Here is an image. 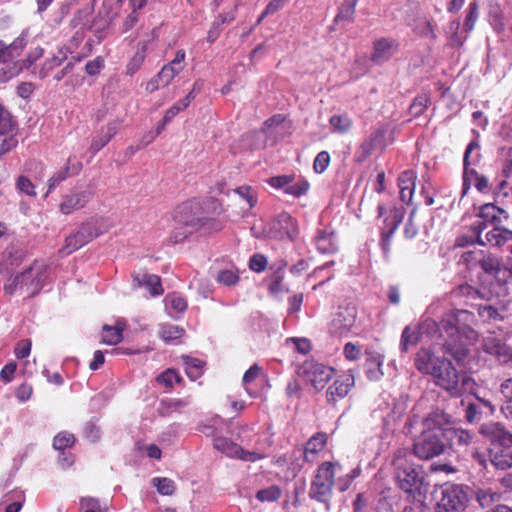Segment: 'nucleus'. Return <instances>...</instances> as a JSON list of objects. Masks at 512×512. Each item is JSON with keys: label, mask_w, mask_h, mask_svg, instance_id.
<instances>
[{"label": "nucleus", "mask_w": 512, "mask_h": 512, "mask_svg": "<svg viewBox=\"0 0 512 512\" xmlns=\"http://www.w3.org/2000/svg\"><path fill=\"white\" fill-rule=\"evenodd\" d=\"M415 367L419 372L433 376L436 384L454 397L461 396L468 387L474 384L469 376H460L451 361L436 356L427 348H421L417 352Z\"/></svg>", "instance_id": "f257e3e1"}, {"label": "nucleus", "mask_w": 512, "mask_h": 512, "mask_svg": "<svg viewBox=\"0 0 512 512\" xmlns=\"http://www.w3.org/2000/svg\"><path fill=\"white\" fill-rule=\"evenodd\" d=\"M473 314L464 309L446 312L441 319L443 332L447 335L442 343L445 354L451 355L457 362L463 361L468 353V345L478 338L477 332L462 322H468Z\"/></svg>", "instance_id": "f03ea898"}, {"label": "nucleus", "mask_w": 512, "mask_h": 512, "mask_svg": "<svg viewBox=\"0 0 512 512\" xmlns=\"http://www.w3.org/2000/svg\"><path fill=\"white\" fill-rule=\"evenodd\" d=\"M394 478L399 489L414 501H420L426 494L427 483L421 466L412 462L407 449H398L394 453Z\"/></svg>", "instance_id": "7ed1b4c3"}, {"label": "nucleus", "mask_w": 512, "mask_h": 512, "mask_svg": "<svg viewBox=\"0 0 512 512\" xmlns=\"http://www.w3.org/2000/svg\"><path fill=\"white\" fill-rule=\"evenodd\" d=\"M46 279V264L36 261L20 275L10 278L4 286V291L9 295L21 292L27 296H34L43 287Z\"/></svg>", "instance_id": "20e7f679"}, {"label": "nucleus", "mask_w": 512, "mask_h": 512, "mask_svg": "<svg viewBox=\"0 0 512 512\" xmlns=\"http://www.w3.org/2000/svg\"><path fill=\"white\" fill-rule=\"evenodd\" d=\"M342 472V467L337 462H323L316 470L309 489L310 498L325 504L329 510V501L332 496L334 479Z\"/></svg>", "instance_id": "39448f33"}, {"label": "nucleus", "mask_w": 512, "mask_h": 512, "mask_svg": "<svg viewBox=\"0 0 512 512\" xmlns=\"http://www.w3.org/2000/svg\"><path fill=\"white\" fill-rule=\"evenodd\" d=\"M413 454L421 460H430L446 451V441L443 429H423L414 438Z\"/></svg>", "instance_id": "423d86ee"}, {"label": "nucleus", "mask_w": 512, "mask_h": 512, "mask_svg": "<svg viewBox=\"0 0 512 512\" xmlns=\"http://www.w3.org/2000/svg\"><path fill=\"white\" fill-rule=\"evenodd\" d=\"M467 487L445 483L440 487L433 512H464L468 506Z\"/></svg>", "instance_id": "0eeeda50"}, {"label": "nucleus", "mask_w": 512, "mask_h": 512, "mask_svg": "<svg viewBox=\"0 0 512 512\" xmlns=\"http://www.w3.org/2000/svg\"><path fill=\"white\" fill-rule=\"evenodd\" d=\"M185 51L178 50L173 60L165 64L162 69L146 85V90L150 93L168 86L173 79L185 67Z\"/></svg>", "instance_id": "6e6552de"}, {"label": "nucleus", "mask_w": 512, "mask_h": 512, "mask_svg": "<svg viewBox=\"0 0 512 512\" xmlns=\"http://www.w3.org/2000/svg\"><path fill=\"white\" fill-rule=\"evenodd\" d=\"M298 234V223L287 212L277 214L267 226V235L278 241H294Z\"/></svg>", "instance_id": "1a4fd4ad"}, {"label": "nucleus", "mask_w": 512, "mask_h": 512, "mask_svg": "<svg viewBox=\"0 0 512 512\" xmlns=\"http://www.w3.org/2000/svg\"><path fill=\"white\" fill-rule=\"evenodd\" d=\"M477 216L481 219L470 226V232H483L488 225L503 226L508 222V211L494 203H485L480 206Z\"/></svg>", "instance_id": "9d476101"}, {"label": "nucleus", "mask_w": 512, "mask_h": 512, "mask_svg": "<svg viewBox=\"0 0 512 512\" xmlns=\"http://www.w3.org/2000/svg\"><path fill=\"white\" fill-rule=\"evenodd\" d=\"M482 234L483 232H471L470 236L460 238L458 244L466 246L476 243L481 246L501 247L506 242L512 240V230L506 229L503 226L493 227L484 236Z\"/></svg>", "instance_id": "9b49d317"}, {"label": "nucleus", "mask_w": 512, "mask_h": 512, "mask_svg": "<svg viewBox=\"0 0 512 512\" xmlns=\"http://www.w3.org/2000/svg\"><path fill=\"white\" fill-rule=\"evenodd\" d=\"M377 210L379 217H385L384 226L382 227L381 232L380 245L383 252L387 254L390 251L391 238L403 221L405 209L403 207H394L390 210L387 216V210L384 205H378Z\"/></svg>", "instance_id": "f8f14e48"}, {"label": "nucleus", "mask_w": 512, "mask_h": 512, "mask_svg": "<svg viewBox=\"0 0 512 512\" xmlns=\"http://www.w3.org/2000/svg\"><path fill=\"white\" fill-rule=\"evenodd\" d=\"M352 328V309L349 302L341 304L332 313L329 333L332 337L344 339L349 337Z\"/></svg>", "instance_id": "ddd939ff"}, {"label": "nucleus", "mask_w": 512, "mask_h": 512, "mask_svg": "<svg viewBox=\"0 0 512 512\" xmlns=\"http://www.w3.org/2000/svg\"><path fill=\"white\" fill-rule=\"evenodd\" d=\"M299 374L316 390H321L332 378L333 369L314 361H306L301 366Z\"/></svg>", "instance_id": "4468645a"}, {"label": "nucleus", "mask_w": 512, "mask_h": 512, "mask_svg": "<svg viewBox=\"0 0 512 512\" xmlns=\"http://www.w3.org/2000/svg\"><path fill=\"white\" fill-rule=\"evenodd\" d=\"M461 404L465 406L464 418L469 424L479 422L484 416H490L494 413V405L479 397H466L461 400Z\"/></svg>", "instance_id": "2eb2a0df"}, {"label": "nucleus", "mask_w": 512, "mask_h": 512, "mask_svg": "<svg viewBox=\"0 0 512 512\" xmlns=\"http://www.w3.org/2000/svg\"><path fill=\"white\" fill-rule=\"evenodd\" d=\"M214 447L229 457L238 458L246 462H255L265 457L262 453L256 451H246L238 444L224 437L215 438Z\"/></svg>", "instance_id": "dca6fc26"}, {"label": "nucleus", "mask_w": 512, "mask_h": 512, "mask_svg": "<svg viewBox=\"0 0 512 512\" xmlns=\"http://www.w3.org/2000/svg\"><path fill=\"white\" fill-rule=\"evenodd\" d=\"M479 434L495 446L512 445V433L500 422L483 423L479 427Z\"/></svg>", "instance_id": "f3484780"}, {"label": "nucleus", "mask_w": 512, "mask_h": 512, "mask_svg": "<svg viewBox=\"0 0 512 512\" xmlns=\"http://www.w3.org/2000/svg\"><path fill=\"white\" fill-rule=\"evenodd\" d=\"M487 462L499 470H507L512 467V445L494 446L489 449L488 459L480 460V463L487 468Z\"/></svg>", "instance_id": "a211bd4d"}, {"label": "nucleus", "mask_w": 512, "mask_h": 512, "mask_svg": "<svg viewBox=\"0 0 512 512\" xmlns=\"http://www.w3.org/2000/svg\"><path fill=\"white\" fill-rule=\"evenodd\" d=\"M100 233L101 231L96 230L90 223L83 225L75 234L66 238L64 247L66 254H71L81 248L83 245L100 235Z\"/></svg>", "instance_id": "6ab92c4d"}, {"label": "nucleus", "mask_w": 512, "mask_h": 512, "mask_svg": "<svg viewBox=\"0 0 512 512\" xmlns=\"http://www.w3.org/2000/svg\"><path fill=\"white\" fill-rule=\"evenodd\" d=\"M483 350L496 357L502 365L509 366L512 360V347L494 337H487L482 344Z\"/></svg>", "instance_id": "aec40b11"}, {"label": "nucleus", "mask_w": 512, "mask_h": 512, "mask_svg": "<svg viewBox=\"0 0 512 512\" xmlns=\"http://www.w3.org/2000/svg\"><path fill=\"white\" fill-rule=\"evenodd\" d=\"M443 431L446 447L449 445L451 448L462 449L467 448L472 443L473 434L468 430L447 427Z\"/></svg>", "instance_id": "412c9836"}, {"label": "nucleus", "mask_w": 512, "mask_h": 512, "mask_svg": "<svg viewBox=\"0 0 512 512\" xmlns=\"http://www.w3.org/2000/svg\"><path fill=\"white\" fill-rule=\"evenodd\" d=\"M397 43L389 38H381L374 42L371 60L376 63H383L390 59L397 51Z\"/></svg>", "instance_id": "4be33fe9"}, {"label": "nucleus", "mask_w": 512, "mask_h": 512, "mask_svg": "<svg viewBox=\"0 0 512 512\" xmlns=\"http://www.w3.org/2000/svg\"><path fill=\"white\" fill-rule=\"evenodd\" d=\"M199 206L194 201H189L180 205L175 212V219L187 226H197L201 222L198 216Z\"/></svg>", "instance_id": "5701e85b"}, {"label": "nucleus", "mask_w": 512, "mask_h": 512, "mask_svg": "<svg viewBox=\"0 0 512 512\" xmlns=\"http://www.w3.org/2000/svg\"><path fill=\"white\" fill-rule=\"evenodd\" d=\"M327 440L328 435L324 432H318L311 436L304 448L305 461L309 463L315 462L318 454L324 450Z\"/></svg>", "instance_id": "b1692460"}, {"label": "nucleus", "mask_w": 512, "mask_h": 512, "mask_svg": "<svg viewBox=\"0 0 512 512\" xmlns=\"http://www.w3.org/2000/svg\"><path fill=\"white\" fill-rule=\"evenodd\" d=\"M26 46L24 37L16 38L11 44H6L0 40V62L8 63L18 58Z\"/></svg>", "instance_id": "393cba45"}, {"label": "nucleus", "mask_w": 512, "mask_h": 512, "mask_svg": "<svg viewBox=\"0 0 512 512\" xmlns=\"http://www.w3.org/2000/svg\"><path fill=\"white\" fill-rule=\"evenodd\" d=\"M452 417L445 411L436 408L430 411L423 419L422 425L424 429H446V425L450 424Z\"/></svg>", "instance_id": "a878e982"}, {"label": "nucleus", "mask_w": 512, "mask_h": 512, "mask_svg": "<svg viewBox=\"0 0 512 512\" xmlns=\"http://www.w3.org/2000/svg\"><path fill=\"white\" fill-rule=\"evenodd\" d=\"M88 200L89 194L86 192L65 195L60 204V211L65 215H69L75 210L83 208Z\"/></svg>", "instance_id": "bb28decb"}, {"label": "nucleus", "mask_w": 512, "mask_h": 512, "mask_svg": "<svg viewBox=\"0 0 512 512\" xmlns=\"http://www.w3.org/2000/svg\"><path fill=\"white\" fill-rule=\"evenodd\" d=\"M126 327L124 321L119 320L114 326L104 325L102 329V342L108 345H116L123 339V331Z\"/></svg>", "instance_id": "cd10ccee"}, {"label": "nucleus", "mask_w": 512, "mask_h": 512, "mask_svg": "<svg viewBox=\"0 0 512 512\" xmlns=\"http://www.w3.org/2000/svg\"><path fill=\"white\" fill-rule=\"evenodd\" d=\"M134 282L138 286L145 287L152 296H158L163 293L160 277L154 274H142L134 277Z\"/></svg>", "instance_id": "c85d7f7f"}, {"label": "nucleus", "mask_w": 512, "mask_h": 512, "mask_svg": "<svg viewBox=\"0 0 512 512\" xmlns=\"http://www.w3.org/2000/svg\"><path fill=\"white\" fill-rule=\"evenodd\" d=\"M450 295L454 300H464L465 304H468L470 300L482 298V293L467 283L455 287Z\"/></svg>", "instance_id": "c756f323"}, {"label": "nucleus", "mask_w": 512, "mask_h": 512, "mask_svg": "<svg viewBox=\"0 0 512 512\" xmlns=\"http://www.w3.org/2000/svg\"><path fill=\"white\" fill-rule=\"evenodd\" d=\"M382 360L379 355L368 354L364 364V372L368 379L378 380L382 377Z\"/></svg>", "instance_id": "7c9ffc66"}, {"label": "nucleus", "mask_w": 512, "mask_h": 512, "mask_svg": "<svg viewBox=\"0 0 512 512\" xmlns=\"http://www.w3.org/2000/svg\"><path fill=\"white\" fill-rule=\"evenodd\" d=\"M499 392L503 398L501 410L506 416L512 415V377L503 380L499 386Z\"/></svg>", "instance_id": "2f4dec72"}, {"label": "nucleus", "mask_w": 512, "mask_h": 512, "mask_svg": "<svg viewBox=\"0 0 512 512\" xmlns=\"http://www.w3.org/2000/svg\"><path fill=\"white\" fill-rule=\"evenodd\" d=\"M349 377L336 380L333 385L328 389V398L331 401H336L338 398H343L348 395L350 391Z\"/></svg>", "instance_id": "473e14b6"}, {"label": "nucleus", "mask_w": 512, "mask_h": 512, "mask_svg": "<svg viewBox=\"0 0 512 512\" xmlns=\"http://www.w3.org/2000/svg\"><path fill=\"white\" fill-rule=\"evenodd\" d=\"M165 303L171 315L183 313L187 309V300L177 293L168 294Z\"/></svg>", "instance_id": "72a5a7b5"}, {"label": "nucleus", "mask_w": 512, "mask_h": 512, "mask_svg": "<svg viewBox=\"0 0 512 512\" xmlns=\"http://www.w3.org/2000/svg\"><path fill=\"white\" fill-rule=\"evenodd\" d=\"M475 498L482 508H487L501 499V493L491 488H481L476 491Z\"/></svg>", "instance_id": "f704fd0d"}, {"label": "nucleus", "mask_w": 512, "mask_h": 512, "mask_svg": "<svg viewBox=\"0 0 512 512\" xmlns=\"http://www.w3.org/2000/svg\"><path fill=\"white\" fill-rule=\"evenodd\" d=\"M185 366V372L191 380L198 379L203 373V362L199 359L189 356L182 357Z\"/></svg>", "instance_id": "c9c22d12"}, {"label": "nucleus", "mask_w": 512, "mask_h": 512, "mask_svg": "<svg viewBox=\"0 0 512 512\" xmlns=\"http://www.w3.org/2000/svg\"><path fill=\"white\" fill-rule=\"evenodd\" d=\"M184 333L182 327L173 324H162L159 328L160 337L167 343L181 338Z\"/></svg>", "instance_id": "e433bc0d"}, {"label": "nucleus", "mask_w": 512, "mask_h": 512, "mask_svg": "<svg viewBox=\"0 0 512 512\" xmlns=\"http://www.w3.org/2000/svg\"><path fill=\"white\" fill-rule=\"evenodd\" d=\"M315 244L319 252L331 253L336 247L332 240V235L326 231L320 230L315 237Z\"/></svg>", "instance_id": "4c0bfd02"}, {"label": "nucleus", "mask_w": 512, "mask_h": 512, "mask_svg": "<svg viewBox=\"0 0 512 512\" xmlns=\"http://www.w3.org/2000/svg\"><path fill=\"white\" fill-rule=\"evenodd\" d=\"M419 333L416 328L406 326L401 335V350L407 352L410 346L417 344L419 340Z\"/></svg>", "instance_id": "58836bf2"}, {"label": "nucleus", "mask_w": 512, "mask_h": 512, "mask_svg": "<svg viewBox=\"0 0 512 512\" xmlns=\"http://www.w3.org/2000/svg\"><path fill=\"white\" fill-rule=\"evenodd\" d=\"M15 130L16 125L10 112L0 104V136L14 133Z\"/></svg>", "instance_id": "ea45409f"}, {"label": "nucleus", "mask_w": 512, "mask_h": 512, "mask_svg": "<svg viewBox=\"0 0 512 512\" xmlns=\"http://www.w3.org/2000/svg\"><path fill=\"white\" fill-rule=\"evenodd\" d=\"M151 484L161 495H172L175 491L174 481L167 477H154Z\"/></svg>", "instance_id": "a19ab883"}, {"label": "nucleus", "mask_w": 512, "mask_h": 512, "mask_svg": "<svg viewBox=\"0 0 512 512\" xmlns=\"http://www.w3.org/2000/svg\"><path fill=\"white\" fill-rule=\"evenodd\" d=\"M478 264L485 273L491 276H497L500 272V261L495 256L483 257L478 261Z\"/></svg>", "instance_id": "79ce46f5"}, {"label": "nucleus", "mask_w": 512, "mask_h": 512, "mask_svg": "<svg viewBox=\"0 0 512 512\" xmlns=\"http://www.w3.org/2000/svg\"><path fill=\"white\" fill-rule=\"evenodd\" d=\"M282 491L276 485L260 489L256 493V498L261 502H274L281 497Z\"/></svg>", "instance_id": "37998d69"}, {"label": "nucleus", "mask_w": 512, "mask_h": 512, "mask_svg": "<svg viewBox=\"0 0 512 512\" xmlns=\"http://www.w3.org/2000/svg\"><path fill=\"white\" fill-rule=\"evenodd\" d=\"M16 189L19 193L24 194L28 197H36V189L32 181L26 176H19L16 179Z\"/></svg>", "instance_id": "c03bdc74"}, {"label": "nucleus", "mask_w": 512, "mask_h": 512, "mask_svg": "<svg viewBox=\"0 0 512 512\" xmlns=\"http://www.w3.org/2000/svg\"><path fill=\"white\" fill-rule=\"evenodd\" d=\"M479 317L485 322H497L502 320L501 315L492 305H479L477 308Z\"/></svg>", "instance_id": "a18cd8bd"}, {"label": "nucleus", "mask_w": 512, "mask_h": 512, "mask_svg": "<svg viewBox=\"0 0 512 512\" xmlns=\"http://www.w3.org/2000/svg\"><path fill=\"white\" fill-rule=\"evenodd\" d=\"M464 163V171H463V194H465L470 186L476 181V179L481 175L474 168H471V162H463Z\"/></svg>", "instance_id": "49530a36"}, {"label": "nucleus", "mask_w": 512, "mask_h": 512, "mask_svg": "<svg viewBox=\"0 0 512 512\" xmlns=\"http://www.w3.org/2000/svg\"><path fill=\"white\" fill-rule=\"evenodd\" d=\"M80 508L83 511L106 512L107 506L102 505L100 501L93 497H82L80 499Z\"/></svg>", "instance_id": "de8ad7c7"}, {"label": "nucleus", "mask_w": 512, "mask_h": 512, "mask_svg": "<svg viewBox=\"0 0 512 512\" xmlns=\"http://www.w3.org/2000/svg\"><path fill=\"white\" fill-rule=\"evenodd\" d=\"M189 405L188 399H166L161 402L163 413L169 414L176 411H181Z\"/></svg>", "instance_id": "09e8293b"}, {"label": "nucleus", "mask_w": 512, "mask_h": 512, "mask_svg": "<svg viewBox=\"0 0 512 512\" xmlns=\"http://www.w3.org/2000/svg\"><path fill=\"white\" fill-rule=\"evenodd\" d=\"M116 129L114 126H107L106 131L103 135H100L96 139L93 140L91 144V149L93 152H98L100 149H102L109 141L110 139L115 135Z\"/></svg>", "instance_id": "8fccbe9b"}, {"label": "nucleus", "mask_w": 512, "mask_h": 512, "mask_svg": "<svg viewBox=\"0 0 512 512\" xmlns=\"http://www.w3.org/2000/svg\"><path fill=\"white\" fill-rule=\"evenodd\" d=\"M440 330L443 331L441 323L438 324L431 318L425 319L419 326L420 334H425L430 337H434L439 334Z\"/></svg>", "instance_id": "3c124183"}, {"label": "nucleus", "mask_w": 512, "mask_h": 512, "mask_svg": "<svg viewBox=\"0 0 512 512\" xmlns=\"http://www.w3.org/2000/svg\"><path fill=\"white\" fill-rule=\"evenodd\" d=\"M330 125L334 131L344 133L350 128L348 115H334L330 118Z\"/></svg>", "instance_id": "603ef678"}, {"label": "nucleus", "mask_w": 512, "mask_h": 512, "mask_svg": "<svg viewBox=\"0 0 512 512\" xmlns=\"http://www.w3.org/2000/svg\"><path fill=\"white\" fill-rule=\"evenodd\" d=\"M235 193L239 195L240 198L245 200L249 206L252 208L257 203V195L256 192L250 186H241L235 189Z\"/></svg>", "instance_id": "864d4df0"}, {"label": "nucleus", "mask_w": 512, "mask_h": 512, "mask_svg": "<svg viewBox=\"0 0 512 512\" xmlns=\"http://www.w3.org/2000/svg\"><path fill=\"white\" fill-rule=\"evenodd\" d=\"M75 441L74 435L66 432L57 434L53 440V447L56 450H64L70 447Z\"/></svg>", "instance_id": "5fc2aeb1"}, {"label": "nucleus", "mask_w": 512, "mask_h": 512, "mask_svg": "<svg viewBox=\"0 0 512 512\" xmlns=\"http://www.w3.org/2000/svg\"><path fill=\"white\" fill-rule=\"evenodd\" d=\"M479 16V6L476 0L472 1L468 6V13L465 19V28L471 31Z\"/></svg>", "instance_id": "6e6d98bb"}, {"label": "nucleus", "mask_w": 512, "mask_h": 512, "mask_svg": "<svg viewBox=\"0 0 512 512\" xmlns=\"http://www.w3.org/2000/svg\"><path fill=\"white\" fill-rule=\"evenodd\" d=\"M217 281L226 286L236 285L239 281L238 274L230 269H224L219 271L217 275Z\"/></svg>", "instance_id": "4d7b16f0"}, {"label": "nucleus", "mask_w": 512, "mask_h": 512, "mask_svg": "<svg viewBox=\"0 0 512 512\" xmlns=\"http://www.w3.org/2000/svg\"><path fill=\"white\" fill-rule=\"evenodd\" d=\"M459 28H460V22L459 21H452L449 24V32L450 35L448 37V45L456 48L460 47L463 44L462 38L459 36Z\"/></svg>", "instance_id": "13d9d810"}, {"label": "nucleus", "mask_w": 512, "mask_h": 512, "mask_svg": "<svg viewBox=\"0 0 512 512\" xmlns=\"http://www.w3.org/2000/svg\"><path fill=\"white\" fill-rule=\"evenodd\" d=\"M180 380V376L176 373V371L172 369H167L157 377V381L166 387H172L175 383H178Z\"/></svg>", "instance_id": "bf43d9fd"}, {"label": "nucleus", "mask_w": 512, "mask_h": 512, "mask_svg": "<svg viewBox=\"0 0 512 512\" xmlns=\"http://www.w3.org/2000/svg\"><path fill=\"white\" fill-rule=\"evenodd\" d=\"M429 103V98L426 95L418 96L410 105V112L414 116H420L424 113Z\"/></svg>", "instance_id": "052dcab7"}, {"label": "nucleus", "mask_w": 512, "mask_h": 512, "mask_svg": "<svg viewBox=\"0 0 512 512\" xmlns=\"http://www.w3.org/2000/svg\"><path fill=\"white\" fill-rule=\"evenodd\" d=\"M329 163H330V155L327 151H321L320 153L317 154L315 160H314V164H313V168L315 170L316 173H323L327 167L329 166Z\"/></svg>", "instance_id": "680f3d73"}, {"label": "nucleus", "mask_w": 512, "mask_h": 512, "mask_svg": "<svg viewBox=\"0 0 512 512\" xmlns=\"http://www.w3.org/2000/svg\"><path fill=\"white\" fill-rule=\"evenodd\" d=\"M309 188V184L305 180L298 181L294 184H289L288 187L285 189V193L289 195H293L296 197H299L301 195H304Z\"/></svg>", "instance_id": "e2e57ef3"}, {"label": "nucleus", "mask_w": 512, "mask_h": 512, "mask_svg": "<svg viewBox=\"0 0 512 512\" xmlns=\"http://www.w3.org/2000/svg\"><path fill=\"white\" fill-rule=\"evenodd\" d=\"M187 101L179 100L173 106H171L164 115V124L169 123L179 112L186 109Z\"/></svg>", "instance_id": "0e129e2a"}, {"label": "nucleus", "mask_w": 512, "mask_h": 512, "mask_svg": "<svg viewBox=\"0 0 512 512\" xmlns=\"http://www.w3.org/2000/svg\"><path fill=\"white\" fill-rule=\"evenodd\" d=\"M31 346H32L31 340H29V339L21 340L17 344V346L14 350L16 357L19 359L28 357L30 354V351H31Z\"/></svg>", "instance_id": "69168bd1"}, {"label": "nucleus", "mask_w": 512, "mask_h": 512, "mask_svg": "<svg viewBox=\"0 0 512 512\" xmlns=\"http://www.w3.org/2000/svg\"><path fill=\"white\" fill-rule=\"evenodd\" d=\"M489 21H490L491 25L493 26V28L497 32H501L504 29V23H503V20H502V13L499 10V8H495V9L490 11V13H489Z\"/></svg>", "instance_id": "338daca9"}, {"label": "nucleus", "mask_w": 512, "mask_h": 512, "mask_svg": "<svg viewBox=\"0 0 512 512\" xmlns=\"http://www.w3.org/2000/svg\"><path fill=\"white\" fill-rule=\"evenodd\" d=\"M267 265L266 258L261 254H255L249 261V267L255 272H262Z\"/></svg>", "instance_id": "774afa93"}]
</instances>
